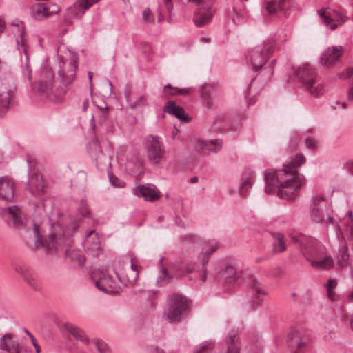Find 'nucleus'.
I'll list each match as a JSON object with an SVG mask.
<instances>
[{"label":"nucleus","mask_w":353,"mask_h":353,"mask_svg":"<svg viewBox=\"0 0 353 353\" xmlns=\"http://www.w3.org/2000/svg\"><path fill=\"white\" fill-rule=\"evenodd\" d=\"M255 181V174L250 170H245L240 178L239 193L241 196H245L248 194Z\"/></svg>","instance_id":"nucleus-24"},{"label":"nucleus","mask_w":353,"mask_h":353,"mask_svg":"<svg viewBox=\"0 0 353 353\" xmlns=\"http://www.w3.org/2000/svg\"><path fill=\"white\" fill-rule=\"evenodd\" d=\"M205 88H203L202 92L203 102L206 106H210L212 104V101L210 96L205 92Z\"/></svg>","instance_id":"nucleus-53"},{"label":"nucleus","mask_w":353,"mask_h":353,"mask_svg":"<svg viewBox=\"0 0 353 353\" xmlns=\"http://www.w3.org/2000/svg\"><path fill=\"white\" fill-rule=\"evenodd\" d=\"M190 306L188 299L183 295L178 294L170 295L168 308L164 312V316L170 323H179L188 314Z\"/></svg>","instance_id":"nucleus-7"},{"label":"nucleus","mask_w":353,"mask_h":353,"mask_svg":"<svg viewBox=\"0 0 353 353\" xmlns=\"http://www.w3.org/2000/svg\"><path fill=\"white\" fill-rule=\"evenodd\" d=\"M88 152L90 156L96 160L100 159L101 156L103 155L102 150L97 140H94L92 142L90 143Z\"/></svg>","instance_id":"nucleus-40"},{"label":"nucleus","mask_w":353,"mask_h":353,"mask_svg":"<svg viewBox=\"0 0 353 353\" xmlns=\"http://www.w3.org/2000/svg\"><path fill=\"white\" fill-rule=\"evenodd\" d=\"M192 145L197 153L210 154L219 152L223 146V143L219 139L204 140L195 138L192 141Z\"/></svg>","instance_id":"nucleus-16"},{"label":"nucleus","mask_w":353,"mask_h":353,"mask_svg":"<svg viewBox=\"0 0 353 353\" xmlns=\"http://www.w3.org/2000/svg\"><path fill=\"white\" fill-rule=\"evenodd\" d=\"M353 75V68L349 67L339 74V78L341 79H347Z\"/></svg>","instance_id":"nucleus-51"},{"label":"nucleus","mask_w":353,"mask_h":353,"mask_svg":"<svg viewBox=\"0 0 353 353\" xmlns=\"http://www.w3.org/2000/svg\"><path fill=\"white\" fill-rule=\"evenodd\" d=\"M57 54H59L58 52ZM68 56V57H59L58 77L61 83L65 85H70L74 80L78 68L77 54L69 53Z\"/></svg>","instance_id":"nucleus-10"},{"label":"nucleus","mask_w":353,"mask_h":353,"mask_svg":"<svg viewBox=\"0 0 353 353\" xmlns=\"http://www.w3.org/2000/svg\"><path fill=\"white\" fill-rule=\"evenodd\" d=\"M275 48V41H268L249 49L245 54L247 65L252 70L261 69L270 57Z\"/></svg>","instance_id":"nucleus-6"},{"label":"nucleus","mask_w":353,"mask_h":353,"mask_svg":"<svg viewBox=\"0 0 353 353\" xmlns=\"http://www.w3.org/2000/svg\"><path fill=\"white\" fill-rule=\"evenodd\" d=\"M250 353H262V349L259 347H256V348L253 350L252 352Z\"/></svg>","instance_id":"nucleus-61"},{"label":"nucleus","mask_w":353,"mask_h":353,"mask_svg":"<svg viewBox=\"0 0 353 353\" xmlns=\"http://www.w3.org/2000/svg\"><path fill=\"white\" fill-rule=\"evenodd\" d=\"M167 88L171 89L170 94H172V95H176V94L187 95L189 94V92H190L189 88L178 89L176 88H172V85L170 83L167 84L164 87V89H167Z\"/></svg>","instance_id":"nucleus-47"},{"label":"nucleus","mask_w":353,"mask_h":353,"mask_svg":"<svg viewBox=\"0 0 353 353\" xmlns=\"http://www.w3.org/2000/svg\"><path fill=\"white\" fill-rule=\"evenodd\" d=\"M241 350L239 337L236 331H232L226 339V351L221 353H239Z\"/></svg>","instance_id":"nucleus-33"},{"label":"nucleus","mask_w":353,"mask_h":353,"mask_svg":"<svg viewBox=\"0 0 353 353\" xmlns=\"http://www.w3.org/2000/svg\"><path fill=\"white\" fill-rule=\"evenodd\" d=\"M336 285L337 281L335 279H328L327 282L325 285L327 296L331 301H334L336 299V295L334 292V289L336 288Z\"/></svg>","instance_id":"nucleus-42"},{"label":"nucleus","mask_w":353,"mask_h":353,"mask_svg":"<svg viewBox=\"0 0 353 353\" xmlns=\"http://www.w3.org/2000/svg\"><path fill=\"white\" fill-rule=\"evenodd\" d=\"M250 286L254 297L252 305L250 307L249 310H254L258 305H259L261 301L260 298L257 297V295H265L266 294V292L262 287L261 284L255 279H252Z\"/></svg>","instance_id":"nucleus-34"},{"label":"nucleus","mask_w":353,"mask_h":353,"mask_svg":"<svg viewBox=\"0 0 353 353\" xmlns=\"http://www.w3.org/2000/svg\"><path fill=\"white\" fill-rule=\"evenodd\" d=\"M179 132V130L175 128L173 132H172V136H173V138L174 139L175 137L176 136V134H178Z\"/></svg>","instance_id":"nucleus-64"},{"label":"nucleus","mask_w":353,"mask_h":353,"mask_svg":"<svg viewBox=\"0 0 353 353\" xmlns=\"http://www.w3.org/2000/svg\"><path fill=\"white\" fill-rule=\"evenodd\" d=\"M77 210L79 214L82 217H90L91 214V212L88 208L87 201L84 199H81V201L78 203Z\"/></svg>","instance_id":"nucleus-45"},{"label":"nucleus","mask_w":353,"mask_h":353,"mask_svg":"<svg viewBox=\"0 0 353 353\" xmlns=\"http://www.w3.org/2000/svg\"><path fill=\"white\" fill-rule=\"evenodd\" d=\"M93 343L99 353H112L108 344L100 339H94Z\"/></svg>","instance_id":"nucleus-44"},{"label":"nucleus","mask_w":353,"mask_h":353,"mask_svg":"<svg viewBox=\"0 0 353 353\" xmlns=\"http://www.w3.org/2000/svg\"><path fill=\"white\" fill-rule=\"evenodd\" d=\"M163 110L169 114L175 116L183 122L189 121V117L185 114L184 109L176 105L173 101H168L163 107Z\"/></svg>","instance_id":"nucleus-32"},{"label":"nucleus","mask_w":353,"mask_h":353,"mask_svg":"<svg viewBox=\"0 0 353 353\" xmlns=\"http://www.w3.org/2000/svg\"><path fill=\"white\" fill-rule=\"evenodd\" d=\"M348 298L350 301H353V290L349 293Z\"/></svg>","instance_id":"nucleus-63"},{"label":"nucleus","mask_w":353,"mask_h":353,"mask_svg":"<svg viewBox=\"0 0 353 353\" xmlns=\"http://www.w3.org/2000/svg\"><path fill=\"white\" fill-rule=\"evenodd\" d=\"M47 16H48V11L43 5H37L32 8V17L34 19L40 20Z\"/></svg>","instance_id":"nucleus-41"},{"label":"nucleus","mask_w":353,"mask_h":353,"mask_svg":"<svg viewBox=\"0 0 353 353\" xmlns=\"http://www.w3.org/2000/svg\"><path fill=\"white\" fill-rule=\"evenodd\" d=\"M5 29V23L3 20L0 17V34L3 32Z\"/></svg>","instance_id":"nucleus-58"},{"label":"nucleus","mask_w":353,"mask_h":353,"mask_svg":"<svg viewBox=\"0 0 353 353\" xmlns=\"http://www.w3.org/2000/svg\"><path fill=\"white\" fill-rule=\"evenodd\" d=\"M1 215L8 225L19 232L26 243L34 242L37 250L42 248L46 249L48 252H54L63 242L54 241L56 236L62 234L59 221L52 223L46 233L41 225L26 218L21 208L17 205L2 209Z\"/></svg>","instance_id":"nucleus-1"},{"label":"nucleus","mask_w":353,"mask_h":353,"mask_svg":"<svg viewBox=\"0 0 353 353\" xmlns=\"http://www.w3.org/2000/svg\"><path fill=\"white\" fill-rule=\"evenodd\" d=\"M31 342L35 348L36 352L40 353L41 348H40L39 345H38V343H37V341H36L35 338L33 336V335H31Z\"/></svg>","instance_id":"nucleus-54"},{"label":"nucleus","mask_w":353,"mask_h":353,"mask_svg":"<svg viewBox=\"0 0 353 353\" xmlns=\"http://www.w3.org/2000/svg\"><path fill=\"white\" fill-rule=\"evenodd\" d=\"M198 181V177L197 176H193L190 179V182L191 183H195Z\"/></svg>","instance_id":"nucleus-62"},{"label":"nucleus","mask_w":353,"mask_h":353,"mask_svg":"<svg viewBox=\"0 0 353 353\" xmlns=\"http://www.w3.org/2000/svg\"><path fill=\"white\" fill-rule=\"evenodd\" d=\"M132 193L137 196L143 197L145 201L148 202H153L160 197V192L152 183L137 186L132 189Z\"/></svg>","instance_id":"nucleus-19"},{"label":"nucleus","mask_w":353,"mask_h":353,"mask_svg":"<svg viewBox=\"0 0 353 353\" xmlns=\"http://www.w3.org/2000/svg\"><path fill=\"white\" fill-rule=\"evenodd\" d=\"M214 342L211 341H205L194 347V353H209L214 348Z\"/></svg>","instance_id":"nucleus-43"},{"label":"nucleus","mask_w":353,"mask_h":353,"mask_svg":"<svg viewBox=\"0 0 353 353\" xmlns=\"http://www.w3.org/2000/svg\"><path fill=\"white\" fill-rule=\"evenodd\" d=\"M149 353H164L163 350L158 347L151 346L149 350Z\"/></svg>","instance_id":"nucleus-55"},{"label":"nucleus","mask_w":353,"mask_h":353,"mask_svg":"<svg viewBox=\"0 0 353 353\" xmlns=\"http://www.w3.org/2000/svg\"><path fill=\"white\" fill-rule=\"evenodd\" d=\"M24 34H25L24 30H21L20 32V39H17V47H18L19 50L22 49L23 50L24 53L26 54V62L25 65L26 67V72L28 74V79L30 81L31 71L30 70L29 65H28V57L27 56V46H26L25 39H24Z\"/></svg>","instance_id":"nucleus-39"},{"label":"nucleus","mask_w":353,"mask_h":353,"mask_svg":"<svg viewBox=\"0 0 353 353\" xmlns=\"http://www.w3.org/2000/svg\"><path fill=\"white\" fill-rule=\"evenodd\" d=\"M99 0H77L66 10V16L70 19H79L94 3Z\"/></svg>","instance_id":"nucleus-18"},{"label":"nucleus","mask_w":353,"mask_h":353,"mask_svg":"<svg viewBox=\"0 0 353 353\" xmlns=\"http://www.w3.org/2000/svg\"><path fill=\"white\" fill-rule=\"evenodd\" d=\"M268 256H263V257H257L255 259L256 263H261L264 260H267Z\"/></svg>","instance_id":"nucleus-59"},{"label":"nucleus","mask_w":353,"mask_h":353,"mask_svg":"<svg viewBox=\"0 0 353 353\" xmlns=\"http://www.w3.org/2000/svg\"><path fill=\"white\" fill-rule=\"evenodd\" d=\"M172 1V0H164V4H165L167 11L168 12L169 14H171V10H172V3H171Z\"/></svg>","instance_id":"nucleus-56"},{"label":"nucleus","mask_w":353,"mask_h":353,"mask_svg":"<svg viewBox=\"0 0 353 353\" xmlns=\"http://www.w3.org/2000/svg\"><path fill=\"white\" fill-rule=\"evenodd\" d=\"M348 223L339 225L336 230V239L339 243V251L336 254V261L341 267L349 264L350 256L347 253V242L353 239V220L352 211L348 212Z\"/></svg>","instance_id":"nucleus-5"},{"label":"nucleus","mask_w":353,"mask_h":353,"mask_svg":"<svg viewBox=\"0 0 353 353\" xmlns=\"http://www.w3.org/2000/svg\"><path fill=\"white\" fill-rule=\"evenodd\" d=\"M125 171L130 175L136 178L141 176L143 174L144 167L143 161L137 154H133L128 157L125 163Z\"/></svg>","instance_id":"nucleus-21"},{"label":"nucleus","mask_w":353,"mask_h":353,"mask_svg":"<svg viewBox=\"0 0 353 353\" xmlns=\"http://www.w3.org/2000/svg\"><path fill=\"white\" fill-rule=\"evenodd\" d=\"M347 168L349 171L353 172V161H350L347 163Z\"/></svg>","instance_id":"nucleus-60"},{"label":"nucleus","mask_w":353,"mask_h":353,"mask_svg":"<svg viewBox=\"0 0 353 353\" xmlns=\"http://www.w3.org/2000/svg\"><path fill=\"white\" fill-rule=\"evenodd\" d=\"M305 145L312 152H315L318 149V142L312 138L308 137L305 139Z\"/></svg>","instance_id":"nucleus-49"},{"label":"nucleus","mask_w":353,"mask_h":353,"mask_svg":"<svg viewBox=\"0 0 353 353\" xmlns=\"http://www.w3.org/2000/svg\"><path fill=\"white\" fill-rule=\"evenodd\" d=\"M292 242L305 259L314 268L328 270L333 266V260L325 254V248L316 239L300 233L290 234Z\"/></svg>","instance_id":"nucleus-3"},{"label":"nucleus","mask_w":353,"mask_h":353,"mask_svg":"<svg viewBox=\"0 0 353 353\" xmlns=\"http://www.w3.org/2000/svg\"><path fill=\"white\" fill-rule=\"evenodd\" d=\"M80 218L70 217L67 223L59 221L60 223V228L61 230V235L55 237V241H63L62 245H60L54 252H48L46 249H43L46 253L48 255H58L65 253V257L69 259L74 265L81 266L85 262V257L80 254L78 251L70 250L68 247L70 245V238L74 235L75 231L79 227Z\"/></svg>","instance_id":"nucleus-4"},{"label":"nucleus","mask_w":353,"mask_h":353,"mask_svg":"<svg viewBox=\"0 0 353 353\" xmlns=\"http://www.w3.org/2000/svg\"><path fill=\"white\" fill-rule=\"evenodd\" d=\"M221 244L215 240L209 241L205 247L203 248L202 252L199 256V260L201 262V268L199 270V279L202 282H205L207 279L206 265L208 263L210 256L215 252L219 248Z\"/></svg>","instance_id":"nucleus-15"},{"label":"nucleus","mask_w":353,"mask_h":353,"mask_svg":"<svg viewBox=\"0 0 353 353\" xmlns=\"http://www.w3.org/2000/svg\"><path fill=\"white\" fill-rule=\"evenodd\" d=\"M230 17L236 24L241 23L242 21L241 14L234 8L232 9V13L230 14Z\"/></svg>","instance_id":"nucleus-50"},{"label":"nucleus","mask_w":353,"mask_h":353,"mask_svg":"<svg viewBox=\"0 0 353 353\" xmlns=\"http://www.w3.org/2000/svg\"><path fill=\"white\" fill-rule=\"evenodd\" d=\"M42 77L46 79H41L37 83H34L32 88L41 97L48 99L56 103H61L64 101V92H57L53 90L52 83L54 74L50 69L46 68L42 72Z\"/></svg>","instance_id":"nucleus-8"},{"label":"nucleus","mask_w":353,"mask_h":353,"mask_svg":"<svg viewBox=\"0 0 353 353\" xmlns=\"http://www.w3.org/2000/svg\"><path fill=\"white\" fill-rule=\"evenodd\" d=\"M291 6L290 0H265L264 8L269 14L288 9Z\"/></svg>","instance_id":"nucleus-31"},{"label":"nucleus","mask_w":353,"mask_h":353,"mask_svg":"<svg viewBox=\"0 0 353 353\" xmlns=\"http://www.w3.org/2000/svg\"><path fill=\"white\" fill-rule=\"evenodd\" d=\"M170 276L167 270L165 268H162L157 278V283L159 285L162 286L167 283L170 281Z\"/></svg>","instance_id":"nucleus-46"},{"label":"nucleus","mask_w":353,"mask_h":353,"mask_svg":"<svg viewBox=\"0 0 353 353\" xmlns=\"http://www.w3.org/2000/svg\"><path fill=\"white\" fill-rule=\"evenodd\" d=\"M143 18L147 23H152L154 21V19L151 14L150 9L146 8L143 11Z\"/></svg>","instance_id":"nucleus-52"},{"label":"nucleus","mask_w":353,"mask_h":353,"mask_svg":"<svg viewBox=\"0 0 353 353\" xmlns=\"http://www.w3.org/2000/svg\"><path fill=\"white\" fill-rule=\"evenodd\" d=\"M347 99L349 101H353V85L348 90Z\"/></svg>","instance_id":"nucleus-57"},{"label":"nucleus","mask_w":353,"mask_h":353,"mask_svg":"<svg viewBox=\"0 0 353 353\" xmlns=\"http://www.w3.org/2000/svg\"><path fill=\"white\" fill-rule=\"evenodd\" d=\"M219 280H224L229 286L240 285L245 280V273L236 270L232 265L223 263L217 274Z\"/></svg>","instance_id":"nucleus-13"},{"label":"nucleus","mask_w":353,"mask_h":353,"mask_svg":"<svg viewBox=\"0 0 353 353\" xmlns=\"http://www.w3.org/2000/svg\"><path fill=\"white\" fill-rule=\"evenodd\" d=\"M64 329L70 333L76 340L81 342L84 345H89L90 340L86 333L79 327L66 322L63 324Z\"/></svg>","instance_id":"nucleus-28"},{"label":"nucleus","mask_w":353,"mask_h":353,"mask_svg":"<svg viewBox=\"0 0 353 353\" xmlns=\"http://www.w3.org/2000/svg\"><path fill=\"white\" fill-rule=\"evenodd\" d=\"M145 148L147 159L150 164L158 165L164 159L165 149L159 137L148 136L146 139Z\"/></svg>","instance_id":"nucleus-12"},{"label":"nucleus","mask_w":353,"mask_h":353,"mask_svg":"<svg viewBox=\"0 0 353 353\" xmlns=\"http://www.w3.org/2000/svg\"><path fill=\"white\" fill-rule=\"evenodd\" d=\"M131 270L126 274V283L125 285H134L139 277V272L140 267L135 263L134 259L131 258Z\"/></svg>","instance_id":"nucleus-38"},{"label":"nucleus","mask_w":353,"mask_h":353,"mask_svg":"<svg viewBox=\"0 0 353 353\" xmlns=\"http://www.w3.org/2000/svg\"><path fill=\"white\" fill-rule=\"evenodd\" d=\"M109 180L110 184L115 187L121 188L125 186V182L121 179H119L118 177L114 176L113 174H109Z\"/></svg>","instance_id":"nucleus-48"},{"label":"nucleus","mask_w":353,"mask_h":353,"mask_svg":"<svg viewBox=\"0 0 353 353\" xmlns=\"http://www.w3.org/2000/svg\"><path fill=\"white\" fill-rule=\"evenodd\" d=\"M272 236L273 237L272 243V252L274 254H279L283 252L286 250V244L285 241V236L280 232H272Z\"/></svg>","instance_id":"nucleus-35"},{"label":"nucleus","mask_w":353,"mask_h":353,"mask_svg":"<svg viewBox=\"0 0 353 353\" xmlns=\"http://www.w3.org/2000/svg\"><path fill=\"white\" fill-rule=\"evenodd\" d=\"M124 96L128 104V107L132 110H136L144 107L147 103V100L144 96H139L135 101L130 99V92L126 89L124 92Z\"/></svg>","instance_id":"nucleus-37"},{"label":"nucleus","mask_w":353,"mask_h":353,"mask_svg":"<svg viewBox=\"0 0 353 353\" xmlns=\"http://www.w3.org/2000/svg\"><path fill=\"white\" fill-rule=\"evenodd\" d=\"M96 286L106 293H118L119 291L117 279L108 274L101 276L99 280L96 282Z\"/></svg>","instance_id":"nucleus-22"},{"label":"nucleus","mask_w":353,"mask_h":353,"mask_svg":"<svg viewBox=\"0 0 353 353\" xmlns=\"http://www.w3.org/2000/svg\"><path fill=\"white\" fill-rule=\"evenodd\" d=\"M326 213V203L322 194H316L312 198L310 218L314 223L321 222Z\"/></svg>","instance_id":"nucleus-17"},{"label":"nucleus","mask_w":353,"mask_h":353,"mask_svg":"<svg viewBox=\"0 0 353 353\" xmlns=\"http://www.w3.org/2000/svg\"><path fill=\"white\" fill-rule=\"evenodd\" d=\"M83 245L85 248L90 251L94 255H98L101 250L99 237L95 234L94 230L89 232L86 234Z\"/></svg>","instance_id":"nucleus-29"},{"label":"nucleus","mask_w":353,"mask_h":353,"mask_svg":"<svg viewBox=\"0 0 353 353\" xmlns=\"http://www.w3.org/2000/svg\"><path fill=\"white\" fill-rule=\"evenodd\" d=\"M318 14L320 23L330 30H335L349 19L345 12L336 10L320 9Z\"/></svg>","instance_id":"nucleus-11"},{"label":"nucleus","mask_w":353,"mask_h":353,"mask_svg":"<svg viewBox=\"0 0 353 353\" xmlns=\"http://www.w3.org/2000/svg\"><path fill=\"white\" fill-rule=\"evenodd\" d=\"M306 343V339L303 338L301 332L298 330L293 331L288 340L289 347L293 351L295 350L296 353H301L300 350L305 346Z\"/></svg>","instance_id":"nucleus-30"},{"label":"nucleus","mask_w":353,"mask_h":353,"mask_svg":"<svg viewBox=\"0 0 353 353\" xmlns=\"http://www.w3.org/2000/svg\"><path fill=\"white\" fill-rule=\"evenodd\" d=\"M0 350L10 353L12 350L15 353H20L21 350L17 340L11 334H5L0 338Z\"/></svg>","instance_id":"nucleus-27"},{"label":"nucleus","mask_w":353,"mask_h":353,"mask_svg":"<svg viewBox=\"0 0 353 353\" xmlns=\"http://www.w3.org/2000/svg\"><path fill=\"white\" fill-rule=\"evenodd\" d=\"M14 183L7 176L0 178V199L12 201L14 198Z\"/></svg>","instance_id":"nucleus-26"},{"label":"nucleus","mask_w":353,"mask_h":353,"mask_svg":"<svg viewBox=\"0 0 353 353\" xmlns=\"http://www.w3.org/2000/svg\"><path fill=\"white\" fill-rule=\"evenodd\" d=\"M12 268L28 285L32 288L36 287V276L29 265L23 263H14Z\"/></svg>","instance_id":"nucleus-20"},{"label":"nucleus","mask_w":353,"mask_h":353,"mask_svg":"<svg viewBox=\"0 0 353 353\" xmlns=\"http://www.w3.org/2000/svg\"><path fill=\"white\" fill-rule=\"evenodd\" d=\"M303 154L292 157L290 162L284 164L282 169H267L264 171L265 191L268 194H276L285 200H292L299 194L305 183V176L298 172L296 168L305 163Z\"/></svg>","instance_id":"nucleus-2"},{"label":"nucleus","mask_w":353,"mask_h":353,"mask_svg":"<svg viewBox=\"0 0 353 353\" xmlns=\"http://www.w3.org/2000/svg\"><path fill=\"white\" fill-rule=\"evenodd\" d=\"M297 79L303 88L313 97H319L324 93V85L316 78L314 70L309 66H300L296 71Z\"/></svg>","instance_id":"nucleus-9"},{"label":"nucleus","mask_w":353,"mask_h":353,"mask_svg":"<svg viewBox=\"0 0 353 353\" xmlns=\"http://www.w3.org/2000/svg\"><path fill=\"white\" fill-rule=\"evenodd\" d=\"M28 187L33 194H39L43 192L44 186L42 176L38 174L30 176L28 181Z\"/></svg>","instance_id":"nucleus-36"},{"label":"nucleus","mask_w":353,"mask_h":353,"mask_svg":"<svg viewBox=\"0 0 353 353\" xmlns=\"http://www.w3.org/2000/svg\"><path fill=\"white\" fill-rule=\"evenodd\" d=\"M14 102V93L12 90L3 88L0 90V117H4Z\"/></svg>","instance_id":"nucleus-25"},{"label":"nucleus","mask_w":353,"mask_h":353,"mask_svg":"<svg viewBox=\"0 0 353 353\" xmlns=\"http://www.w3.org/2000/svg\"><path fill=\"white\" fill-rule=\"evenodd\" d=\"M190 1L195 3L201 4V7L194 14V24L197 26H203L209 23L214 12V10L212 7V0Z\"/></svg>","instance_id":"nucleus-14"},{"label":"nucleus","mask_w":353,"mask_h":353,"mask_svg":"<svg viewBox=\"0 0 353 353\" xmlns=\"http://www.w3.org/2000/svg\"><path fill=\"white\" fill-rule=\"evenodd\" d=\"M343 53L341 46H332L328 48L321 57V63L325 66L330 67L339 59Z\"/></svg>","instance_id":"nucleus-23"}]
</instances>
